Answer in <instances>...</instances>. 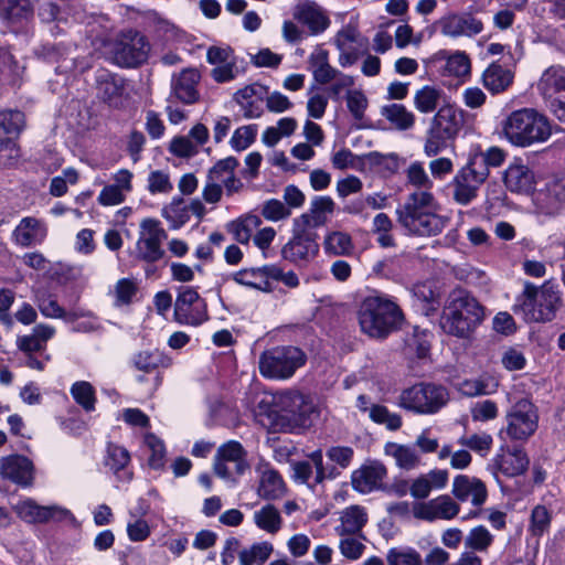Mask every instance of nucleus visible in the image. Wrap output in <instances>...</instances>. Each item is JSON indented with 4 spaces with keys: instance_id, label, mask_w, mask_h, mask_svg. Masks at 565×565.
<instances>
[{
    "instance_id": "1",
    "label": "nucleus",
    "mask_w": 565,
    "mask_h": 565,
    "mask_svg": "<svg viewBox=\"0 0 565 565\" xmlns=\"http://www.w3.org/2000/svg\"><path fill=\"white\" fill-rule=\"evenodd\" d=\"M409 184L422 189L407 195L396 209L398 224L411 235L430 237L439 235L448 223V217L439 214V204L429 190V179L422 162H412L406 170Z\"/></svg>"
},
{
    "instance_id": "2",
    "label": "nucleus",
    "mask_w": 565,
    "mask_h": 565,
    "mask_svg": "<svg viewBox=\"0 0 565 565\" xmlns=\"http://www.w3.org/2000/svg\"><path fill=\"white\" fill-rule=\"evenodd\" d=\"M562 306V292L557 284L547 280L541 287L524 282L523 291L513 305V312L526 322H548Z\"/></svg>"
},
{
    "instance_id": "3",
    "label": "nucleus",
    "mask_w": 565,
    "mask_h": 565,
    "mask_svg": "<svg viewBox=\"0 0 565 565\" xmlns=\"http://www.w3.org/2000/svg\"><path fill=\"white\" fill-rule=\"evenodd\" d=\"M502 134L515 147L545 142L552 135L548 118L532 107L511 111L502 121Z\"/></svg>"
},
{
    "instance_id": "4",
    "label": "nucleus",
    "mask_w": 565,
    "mask_h": 565,
    "mask_svg": "<svg viewBox=\"0 0 565 565\" xmlns=\"http://www.w3.org/2000/svg\"><path fill=\"white\" fill-rule=\"evenodd\" d=\"M404 319L399 307L384 295L366 297L359 309L361 330L371 338H385L399 328Z\"/></svg>"
},
{
    "instance_id": "5",
    "label": "nucleus",
    "mask_w": 565,
    "mask_h": 565,
    "mask_svg": "<svg viewBox=\"0 0 565 565\" xmlns=\"http://www.w3.org/2000/svg\"><path fill=\"white\" fill-rule=\"evenodd\" d=\"M483 318L479 302L463 290H456L445 309L441 327L456 337H467Z\"/></svg>"
},
{
    "instance_id": "6",
    "label": "nucleus",
    "mask_w": 565,
    "mask_h": 565,
    "mask_svg": "<svg viewBox=\"0 0 565 565\" xmlns=\"http://www.w3.org/2000/svg\"><path fill=\"white\" fill-rule=\"evenodd\" d=\"M305 352L294 345H281L265 350L258 360L259 373L269 380H288L305 365Z\"/></svg>"
},
{
    "instance_id": "7",
    "label": "nucleus",
    "mask_w": 565,
    "mask_h": 565,
    "mask_svg": "<svg viewBox=\"0 0 565 565\" xmlns=\"http://www.w3.org/2000/svg\"><path fill=\"white\" fill-rule=\"evenodd\" d=\"M448 392L444 386L419 383L402 391L397 405L416 414H434L446 405Z\"/></svg>"
},
{
    "instance_id": "8",
    "label": "nucleus",
    "mask_w": 565,
    "mask_h": 565,
    "mask_svg": "<svg viewBox=\"0 0 565 565\" xmlns=\"http://www.w3.org/2000/svg\"><path fill=\"white\" fill-rule=\"evenodd\" d=\"M536 87L550 111L565 124V66L555 64L545 68Z\"/></svg>"
},
{
    "instance_id": "9",
    "label": "nucleus",
    "mask_w": 565,
    "mask_h": 565,
    "mask_svg": "<svg viewBox=\"0 0 565 565\" xmlns=\"http://www.w3.org/2000/svg\"><path fill=\"white\" fill-rule=\"evenodd\" d=\"M507 426L500 436L507 434L512 440H527L537 429L539 414L536 407L527 398L514 403L505 415Z\"/></svg>"
},
{
    "instance_id": "10",
    "label": "nucleus",
    "mask_w": 565,
    "mask_h": 565,
    "mask_svg": "<svg viewBox=\"0 0 565 565\" xmlns=\"http://www.w3.org/2000/svg\"><path fill=\"white\" fill-rule=\"evenodd\" d=\"M25 127L24 114L20 110L0 111V162L13 164L20 157L17 140Z\"/></svg>"
},
{
    "instance_id": "11",
    "label": "nucleus",
    "mask_w": 565,
    "mask_h": 565,
    "mask_svg": "<svg viewBox=\"0 0 565 565\" xmlns=\"http://www.w3.org/2000/svg\"><path fill=\"white\" fill-rule=\"evenodd\" d=\"M434 28L450 40L472 39L483 31V23L471 12L450 10L435 21Z\"/></svg>"
},
{
    "instance_id": "12",
    "label": "nucleus",
    "mask_w": 565,
    "mask_h": 565,
    "mask_svg": "<svg viewBox=\"0 0 565 565\" xmlns=\"http://www.w3.org/2000/svg\"><path fill=\"white\" fill-rule=\"evenodd\" d=\"M317 239L318 234L316 231L294 220L292 237L282 247L281 255L285 259L292 263L309 262L319 252Z\"/></svg>"
},
{
    "instance_id": "13",
    "label": "nucleus",
    "mask_w": 565,
    "mask_h": 565,
    "mask_svg": "<svg viewBox=\"0 0 565 565\" xmlns=\"http://www.w3.org/2000/svg\"><path fill=\"white\" fill-rule=\"evenodd\" d=\"M173 316L180 324L200 326L209 319L206 302L195 289L182 287L174 301Z\"/></svg>"
},
{
    "instance_id": "14",
    "label": "nucleus",
    "mask_w": 565,
    "mask_h": 565,
    "mask_svg": "<svg viewBox=\"0 0 565 565\" xmlns=\"http://www.w3.org/2000/svg\"><path fill=\"white\" fill-rule=\"evenodd\" d=\"M488 172L479 163L476 164L470 158L454 178V200L461 204H469L478 193L481 184L487 180Z\"/></svg>"
},
{
    "instance_id": "15",
    "label": "nucleus",
    "mask_w": 565,
    "mask_h": 565,
    "mask_svg": "<svg viewBox=\"0 0 565 565\" xmlns=\"http://www.w3.org/2000/svg\"><path fill=\"white\" fill-rule=\"evenodd\" d=\"M148 43L138 32L122 34L113 46V58L122 67H135L147 60Z\"/></svg>"
},
{
    "instance_id": "16",
    "label": "nucleus",
    "mask_w": 565,
    "mask_h": 565,
    "mask_svg": "<svg viewBox=\"0 0 565 565\" xmlns=\"http://www.w3.org/2000/svg\"><path fill=\"white\" fill-rule=\"evenodd\" d=\"M95 84L97 97L109 107L119 109L128 104L130 94L122 77L100 70L96 73Z\"/></svg>"
},
{
    "instance_id": "17",
    "label": "nucleus",
    "mask_w": 565,
    "mask_h": 565,
    "mask_svg": "<svg viewBox=\"0 0 565 565\" xmlns=\"http://www.w3.org/2000/svg\"><path fill=\"white\" fill-rule=\"evenodd\" d=\"M535 212L545 216H555L565 206V174L554 177L543 189L533 194Z\"/></svg>"
},
{
    "instance_id": "18",
    "label": "nucleus",
    "mask_w": 565,
    "mask_h": 565,
    "mask_svg": "<svg viewBox=\"0 0 565 565\" xmlns=\"http://www.w3.org/2000/svg\"><path fill=\"white\" fill-rule=\"evenodd\" d=\"M309 461H297L291 465L292 479L298 483H305L313 488L322 483L327 478H334L338 472L334 468L323 465V456L320 449L308 455Z\"/></svg>"
},
{
    "instance_id": "19",
    "label": "nucleus",
    "mask_w": 565,
    "mask_h": 565,
    "mask_svg": "<svg viewBox=\"0 0 565 565\" xmlns=\"http://www.w3.org/2000/svg\"><path fill=\"white\" fill-rule=\"evenodd\" d=\"M166 238L167 233L158 221L152 218L143 220L140 236L137 241L138 257L150 263L159 260L163 255L161 244Z\"/></svg>"
},
{
    "instance_id": "20",
    "label": "nucleus",
    "mask_w": 565,
    "mask_h": 565,
    "mask_svg": "<svg viewBox=\"0 0 565 565\" xmlns=\"http://www.w3.org/2000/svg\"><path fill=\"white\" fill-rule=\"evenodd\" d=\"M412 512L415 519L430 523L437 520L450 521L459 514L460 505L449 495L443 494L414 503Z\"/></svg>"
},
{
    "instance_id": "21",
    "label": "nucleus",
    "mask_w": 565,
    "mask_h": 565,
    "mask_svg": "<svg viewBox=\"0 0 565 565\" xmlns=\"http://www.w3.org/2000/svg\"><path fill=\"white\" fill-rule=\"evenodd\" d=\"M206 61L214 65L211 76L216 83H226L236 78L238 73L236 56L230 46L209 47Z\"/></svg>"
},
{
    "instance_id": "22",
    "label": "nucleus",
    "mask_w": 565,
    "mask_h": 565,
    "mask_svg": "<svg viewBox=\"0 0 565 565\" xmlns=\"http://www.w3.org/2000/svg\"><path fill=\"white\" fill-rule=\"evenodd\" d=\"M13 510L20 519L28 523H42L55 516L65 518L70 511L57 505H40L33 499L25 498L13 504Z\"/></svg>"
},
{
    "instance_id": "23",
    "label": "nucleus",
    "mask_w": 565,
    "mask_h": 565,
    "mask_svg": "<svg viewBox=\"0 0 565 565\" xmlns=\"http://www.w3.org/2000/svg\"><path fill=\"white\" fill-rule=\"evenodd\" d=\"M276 265H264L260 267L243 268L233 274V280L242 286L249 287L263 292L273 290L271 277H277Z\"/></svg>"
},
{
    "instance_id": "24",
    "label": "nucleus",
    "mask_w": 565,
    "mask_h": 565,
    "mask_svg": "<svg viewBox=\"0 0 565 565\" xmlns=\"http://www.w3.org/2000/svg\"><path fill=\"white\" fill-rule=\"evenodd\" d=\"M201 75L196 68H184L174 74L171 79V93L183 104H194L199 100L200 94L198 85Z\"/></svg>"
},
{
    "instance_id": "25",
    "label": "nucleus",
    "mask_w": 565,
    "mask_h": 565,
    "mask_svg": "<svg viewBox=\"0 0 565 565\" xmlns=\"http://www.w3.org/2000/svg\"><path fill=\"white\" fill-rule=\"evenodd\" d=\"M0 475L22 487H28L33 481V463L21 455H10L0 459Z\"/></svg>"
},
{
    "instance_id": "26",
    "label": "nucleus",
    "mask_w": 565,
    "mask_h": 565,
    "mask_svg": "<svg viewBox=\"0 0 565 565\" xmlns=\"http://www.w3.org/2000/svg\"><path fill=\"white\" fill-rule=\"evenodd\" d=\"M386 473L384 465L377 461L370 462L353 471L352 486L360 493H370L382 486Z\"/></svg>"
},
{
    "instance_id": "27",
    "label": "nucleus",
    "mask_w": 565,
    "mask_h": 565,
    "mask_svg": "<svg viewBox=\"0 0 565 565\" xmlns=\"http://www.w3.org/2000/svg\"><path fill=\"white\" fill-rule=\"evenodd\" d=\"M449 479V473L444 469H433L422 473L412 480L409 493L414 499L424 500L429 497L433 490L444 489Z\"/></svg>"
},
{
    "instance_id": "28",
    "label": "nucleus",
    "mask_w": 565,
    "mask_h": 565,
    "mask_svg": "<svg viewBox=\"0 0 565 565\" xmlns=\"http://www.w3.org/2000/svg\"><path fill=\"white\" fill-rule=\"evenodd\" d=\"M360 35L352 25L343 26L334 38V44L339 50V64L342 67L353 65L359 58Z\"/></svg>"
},
{
    "instance_id": "29",
    "label": "nucleus",
    "mask_w": 565,
    "mask_h": 565,
    "mask_svg": "<svg viewBox=\"0 0 565 565\" xmlns=\"http://www.w3.org/2000/svg\"><path fill=\"white\" fill-rule=\"evenodd\" d=\"M356 407L360 412L367 414V417L375 424L384 425L388 430H397L402 427V417L391 412L386 406L373 404L365 395L356 398Z\"/></svg>"
},
{
    "instance_id": "30",
    "label": "nucleus",
    "mask_w": 565,
    "mask_h": 565,
    "mask_svg": "<svg viewBox=\"0 0 565 565\" xmlns=\"http://www.w3.org/2000/svg\"><path fill=\"white\" fill-rule=\"evenodd\" d=\"M505 188L519 194H529L535 186V177L533 171L521 162L511 163L503 175Z\"/></svg>"
},
{
    "instance_id": "31",
    "label": "nucleus",
    "mask_w": 565,
    "mask_h": 565,
    "mask_svg": "<svg viewBox=\"0 0 565 565\" xmlns=\"http://www.w3.org/2000/svg\"><path fill=\"white\" fill-rule=\"evenodd\" d=\"M46 234L47 228L43 221L26 216L15 226L12 236L17 245L29 247L42 243Z\"/></svg>"
},
{
    "instance_id": "32",
    "label": "nucleus",
    "mask_w": 565,
    "mask_h": 565,
    "mask_svg": "<svg viewBox=\"0 0 565 565\" xmlns=\"http://www.w3.org/2000/svg\"><path fill=\"white\" fill-rule=\"evenodd\" d=\"M451 492L459 501L470 500L476 507L481 505L487 499L484 483L477 478L465 475L455 477Z\"/></svg>"
},
{
    "instance_id": "33",
    "label": "nucleus",
    "mask_w": 565,
    "mask_h": 565,
    "mask_svg": "<svg viewBox=\"0 0 565 565\" xmlns=\"http://www.w3.org/2000/svg\"><path fill=\"white\" fill-rule=\"evenodd\" d=\"M335 207L334 201L330 196H316L308 212L302 213L295 220L313 231L328 222V216L333 213Z\"/></svg>"
},
{
    "instance_id": "34",
    "label": "nucleus",
    "mask_w": 565,
    "mask_h": 565,
    "mask_svg": "<svg viewBox=\"0 0 565 565\" xmlns=\"http://www.w3.org/2000/svg\"><path fill=\"white\" fill-rule=\"evenodd\" d=\"M436 63L444 62L443 74L452 77H466L470 75L471 62L468 54L463 51L449 52L439 50L433 55Z\"/></svg>"
},
{
    "instance_id": "35",
    "label": "nucleus",
    "mask_w": 565,
    "mask_h": 565,
    "mask_svg": "<svg viewBox=\"0 0 565 565\" xmlns=\"http://www.w3.org/2000/svg\"><path fill=\"white\" fill-rule=\"evenodd\" d=\"M369 516L365 508L361 505H350L339 513V524L334 532L339 536L359 535L367 523Z\"/></svg>"
},
{
    "instance_id": "36",
    "label": "nucleus",
    "mask_w": 565,
    "mask_h": 565,
    "mask_svg": "<svg viewBox=\"0 0 565 565\" xmlns=\"http://www.w3.org/2000/svg\"><path fill=\"white\" fill-rule=\"evenodd\" d=\"M267 94L266 87L254 83L238 89L234 94V100L244 110L247 118H257L262 114L260 104Z\"/></svg>"
},
{
    "instance_id": "37",
    "label": "nucleus",
    "mask_w": 565,
    "mask_h": 565,
    "mask_svg": "<svg viewBox=\"0 0 565 565\" xmlns=\"http://www.w3.org/2000/svg\"><path fill=\"white\" fill-rule=\"evenodd\" d=\"M384 452L391 457L395 465L404 470H414L420 465V456L416 448L412 445H404L398 443H386Z\"/></svg>"
},
{
    "instance_id": "38",
    "label": "nucleus",
    "mask_w": 565,
    "mask_h": 565,
    "mask_svg": "<svg viewBox=\"0 0 565 565\" xmlns=\"http://www.w3.org/2000/svg\"><path fill=\"white\" fill-rule=\"evenodd\" d=\"M262 218L255 214H245L228 222L225 228L233 239L239 244L248 245L253 233L262 225Z\"/></svg>"
},
{
    "instance_id": "39",
    "label": "nucleus",
    "mask_w": 565,
    "mask_h": 565,
    "mask_svg": "<svg viewBox=\"0 0 565 565\" xmlns=\"http://www.w3.org/2000/svg\"><path fill=\"white\" fill-rule=\"evenodd\" d=\"M294 18L307 25L312 34L323 32L329 26V19L315 3L298 6Z\"/></svg>"
},
{
    "instance_id": "40",
    "label": "nucleus",
    "mask_w": 565,
    "mask_h": 565,
    "mask_svg": "<svg viewBox=\"0 0 565 565\" xmlns=\"http://www.w3.org/2000/svg\"><path fill=\"white\" fill-rule=\"evenodd\" d=\"M461 114L450 105L443 106L433 117L430 126L455 138L461 126Z\"/></svg>"
},
{
    "instance_id": "41",
    "label": "nucleus",
    "mask_w": 565,
    "mask_h": 565,
    "mask_svg": "<svg viewBox=\"0 0 565 565\" xmlns=\"http://www.w3.org/2000/svg\"><path fill=\"white\" fill-rule=\"evenodd\" d=\"M512 81V72L497 63L489 65L482 74L484 87L493 94L505 90Z\"/></svg>"
},
{
    "instance_id": "42",
    "label": "nucleus",
    "mask_w": 565,
    "mask_h": 565,
    "mask_svg": "<svg viewBox=\"0 0 565 565\" xmlns=\"http://www.w3.org/2000/svg\"><path fill=\"white\" fill-rule=\"evenodd\" d=\"M381 115L397 130L405 131L415 125V115L402 104H390L381 108Z\"/></svg>"
},
{
    "instance_id": "43",
    "label": "nucleus",
    "mask_w": 565,
    "mask_h": 565,
    "mask_svg": "<svg viewBox=\"0 0 565 565\" xmlns=\"http://www.w3.org/2000/svg\"><path fill=\"white\" fill-rule=\"evenodd\" d=\"M499 382L491 375L483 374L468 379L459 384V391L466 396L490 395L497 392Z\"/></svg>"
},
{
    "instance_id": "44",
    "label": "nucleus",
    "mask_w": 565,
    "mask_h": 565,
    "mask_svg": "<svg viewBox=\"0 0 565 565\" xmlns=\"http://www.w3.org/2000/svg\"><path fill=\"white\" fill-rule=\"evenodd\" d=\"M285 492V483L280 475L273 469H265L259 479L258 494L267 500L280 498Z\"/></svg>"
},
{
    "instance_id": "45",
    "label": "nucleus",
    "mask_w": 565,
    "mask_h": 565,
    "mask_svg": "<svg viewBox=\"0 0 565 565\" xmlns=\"http://www.w3.org/2000/svg\"><path fill=\"white\" fill-rule=\"evenodd\" d=\"M256 526L269 534L277 533L282 525L279 510L273 504H265L253 514Z\"/></svg>"
},
{
    "instance_id": "46",
    "label": "nucleus",
    "mask_w": 565,
    "mask_h": 565,
    "mask_svg": "<svg viewBox=\"0 0 565 565\" xmlns=\"http://www.w3.org/2000/svg\"><path fill=\"white\" fill-rule=\"evenodd\" d=\"M134 366L145 373H150L158 367H168L171 365V359L159 350L140 351L132 358Z\"/></svg>"
},
{
    "instance_id": "47",
    "label": "nucleus",
    "mask_w": 565,
    "mask_h": 565,
    "mask_svg": "<svg viewBox=\"0 0 565 565\" xmlns=\"http://www.w3.org/2000/svg\"><path fill=\"white\" fill-rule=\"evenodd\" d=\"M530 460L522 449H513L504 454L500 461V470L510 477L524 473L529 467Z\"/></svg>"
},
{
    "instance_id": "48",
    "label": "nucleus",
    "mask_w": 565,
    "mask_h": 565,
    "mask_svg": "<svg viewBox=\"0 0 565 565\" xmlns=\"http://www.w3.org/2000/svg\"><path fill=\"white\" fill-rule=\"evenodd\" d=\"M33 13L31 0H0V17L10 22L26 20Z\"/></svg>"
},
{
    "instance_id": "49",
    "label": "nucleus",
    "mask_w": 565,
    "mask_h": 565,
    "mask_svg": "<svg viewBox=\"0 0 565 565\" xmlns=\"http://www.w3.org/2000/svg\"><path fill=\"white\" fill-rule=\"evenodd\" d=\"M323 248L330 255L348 256L353 252L354 245L348 233L333 231L326 235Z\"/></svg>"
},
{
    "instance_id": "50",
    "label": "nucleus",
    "mask_w": 565,
    "mask_h": 565,
    "mask_svg": "<svg viewBox=\"0 0 565 565\" xmlns=\"http://www.w3.org/2000/svg\"><path fill=\"white\" fill-rule=\"evenodd\" d=\"M34 301L45 318L65 319L67 317L64 308L58 305L56 297L45 289L34 291Z\"/></svg>"
},
{
    "instance_id": "51",
    "label": "nucleus",
    "mask_w": 565,
    "mask_h": 565,
    "mask_svg": "<svg viewBox=\"0 0 565 565\" xmlns=\"http://www.w3.org/2000/svg\"><path fill=\"white\" fill-rule=\"evenodd\" d=\"M216 457L223 459L224 461L233 462L238 475H242L247 468L246 451L238 441L230 440L223 444L217 449Z\"/></svg>"
},
{
    "instance_id": "52",
    "label": "nucleus",
    "mask_w": 565,
    "mask_h": 565,
    "mask_svg": "<svg viewBox=\"0 0 565 565\" xmlns=\"http://www.w3.org/2000/svg\"><path fill=\"white\" fill-rule=\"evenodd\" d=\"M70 393L73 399L78 404L85 412L95 411L96 404V392L93 385L87 381H77L72 384Z\"/></svg>"
},
{
    "instance_id": "53",
    "label": "nucleus",
    "mask_w": 565,
    "mask_h": 565,
    "mask_svg": "<svg viewBox=\"0 0 565 565\" xmlns=\"http://www.w3.org/2000/svg\"><path fill=\"white\" fill-rule=\"evenodd\" d=\"M441 94L440 89L426 85L415 93L414 106L419 113L430 114L437 108Z\"/></svg>"
},
{
    "instance_id": "54",
    "label": "nucleus",
    "mask_w": 565,
    "mask_h": 565,
    "mask_svg": "<svg viewBox=\"0 0 565 565\" xmlns=\"http://www.w3.org/2000/svg\"><path fill=\"white\" fill-rule=\"evenodd\" d=\"M162 216L169 222L171 228H180L189 221L186 203L181 198H173L172 201L162 209Z\"/></svg>"
},
{
    "instance_id": "55",
    "label": "nucleus",
    "mask_w": 565,
    "mask_h": 565,
    "mask_svg": "<svg viewBox=\"0 0 565 565\" xmlns=\"http://www.w3.org/2000/svg\"><path fill=\"white\" fill-rule=\"evenodd\" d=\"M469 157L476 164L479 163L489 173L490 167H500L504 162L505 152L503 149L493 146L486 151L476 149L470 152Z\"/></svg>"
},
{
    "instance_id": "56",
    "label": "nucleus",
    "mask_w": 565,
    "mask_h": 565,
    "mask_svg": "<svg viewBox=\"0 0 565 565\" xmlns=\"http://www.w3.org/2000/svg\"><path fill=\"white\" fill-rule=\"evenodd\" d=\"M388 565H423L420 554L413 547H392L386 553Z\"/></svg>"
},
{
    "instance_id": "57",
    "label": "nucleus",
    "mask_w": 565,
    "mask_h": 565,
    "mask_svg": "<svg viewBox=\"0 0 565 565\" xmlns=\"http://www.w3.org/2000/svg\"><path fill=\"white\" fill-rule=\"evenodd\" d=\"M273 552V546L269 543L263 542L243 550L239 553L241 565H255L265 563Z\"/></svg>"
},
{
    "instance_id": "58",
    "label": "nucleus",
    "mask_w": 565,
    "mask_h": 565,
    "mask_svg": "<svg viewBox=\"0 0 565 565\" xmlns=\"http://www.w3.org/2000/svg\"><path fill=\"white\" fill-rule=\"evenodd\" d=\"M493 542V535L483 525L472 527L465 539L466 547L486 552Z\"/></svg>"
},
{
    "instance_id": "59",
    "label": "nucleus",
    "mask_w": 565,
    "mask_h": 565,
    "mask_svg": "<svg viewBox=\"0 0 565 565\" xmlns=\"http://www.w3.org/2000/svg\"><path fill=\"white\" fill-rule=\"evenodd\" d=\"M145 445L148 448L150 456L148 463L152 469H162L166 462V447L161 439L153 434L145 436Z\"/></svg>"
},
{
    "instance_id": "60",
    "label": "nucleus",
    "mask_w": 565,
    "mask_h": 565,
    "mask_svg": "<svg viewBox=\"0 0 565 565\" xmlns=\"http://www.w3.org/2000/svg\"><path fill=\"white\" fill-rule=\"evenodd\" d=\"M130 462L129 451L119 445L109 444L107 446V456L105 458V465L113 470L115 473L124 470Z\"/></svg>"
},
{
    "instance_id": "61",
    "label": "nucleus",
    "mask_w": 565,
    "mask_h": 565,
    "mask_svg": "<svg viewBox=\"0 0 565 565\" xmlns=\"http://www.w3.org/2000/svg\"><path fill=\"white\" fill-rule=\"evenodd\" d=\"M347 107L351 116L361 121L369 107V99L361 89H349L345 94Z\"/></svg>"
},
{
    "instance_id": "62",
    "label": "nucleus",
    "mask_w": 565,
    "mask_h": 565,
    "mask_svg": "<svg viewBox=\"0 0 565 565\" xmlns=\"http://www.w3.org/2000/svg\"><path fill=\"white\" fill-rule=\"evenodd\" d=\"M340 537L339 550L343 557L349 561H356L363 555L365 545L362 542V539H364L362 534Z\"/></svg>"
},
{
    "instance_id": "63",
    "label": "nucleus",
    "mask_w": 565,
    "mask_h": 565,
    "mask_svg": "<svg viewBox=\"0 0 565 565\" xmlns=\"http://www.w3.org/2000/svg\"><path fill=\"white\" fill-rule=\"evenodd\" d=\"M130 519L127 522V536L131 542H143L150 534L151 529L149 523L142 518L138 516L135 512H129Z\"/></svg>"
},
{
    "instance_id": "64",
    "label": "nucleus",
    "mask_w": 565,
    "mask_h": 565,
    "mask_svg": "<svg viewBox=\"0 0 565 565\" xmlns=\"http://www.w3.org/2000/svg\"><path fill=\"white\" fill-rule=\"evenodd\" d=\"M551 524V513L544 505L533 508L530 518L529 531L533 536H542L548 531Z\"/></svg>"
}]
</instances>
